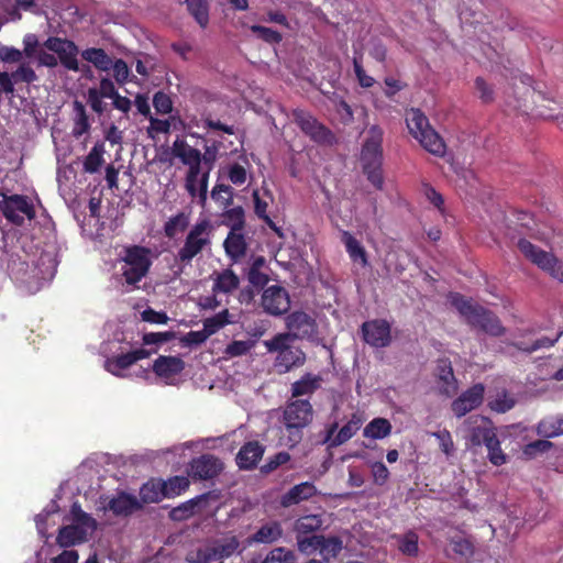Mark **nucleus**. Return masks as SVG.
I'll return each mask as SVG.
<instances>
[{"instance_id": "4be33fe9", "label": "nucleus", "mask_w": 563, "mask_h": 563, "mask_svg": "<svg viewBox=\"0 0 563 563\" xmlns=\"http://www.w3.org/2000/svg\"><path fill=\"white\" fill-rule=\"evenodd\" d=\"M210 493H205L191 498L169 511L173 521H185L201 510L202 505L209 500Z\"/></svg>"}, {"instance_id": "a19ab883", "label": "nucleus", "mask_w": 563, "mask_h": 563, "mask_svg": "<svg viewBox=\"0 0 563 563\" xmlns=\"http://www.w3.org/2000/svg\"><path fill=\"white\" fill-rule=\"evenodd\" d=\"M391 432V423L386 418H374L363 431L365 438L384 439Z\"/></svg>"}, {"instance_id": "5701e85b", "label": "nucleus", "mask_w": 563, "mask_h": 563, "mask_svg": "<svg viewBox=\"0 0 563 563\" xmlns=\"http://www.w3.org/2000/svg\"><path fill=\"white\" fill-rule=\"evenodd\" d=\"M106 508L111 510L115 516H130L141 509L142 505L135 496L122 492L111 498Z\"/></svg>"}, {"instance_id": "09e8293b", "label": "nucleus", "mask_w": 563, "mask_h": 563, "mask_svg": "<svg viewBox=\"0 0 563 563\" xmlns=\"http://www.w3.org/2000/svg\"><path fill=\"white\" fill-rule=\"evenodd\" d=\"M361 420L354 415L353 418L346 422L332 439L331 446H338L349 441L360 429Z\"/></svg>"}, {"instance_id": "f3484780", "label": "nucleus", "mask_w": 563, "mask_h": 563, "mask_svg": "<svg viewBox=\"0 0 563 563\" xmlns=\"http://www.w3.org/2000/svg\"><path fill=\"white\" fill-rule=\"evenodd\" d=\"M154 351L137 349L122 353L106 361V369L114 376H121L122 371L129 368L140 360L147 358Z\"/></svg>"}, {"instance_id": "1a4fd4ad", "label": "nucleus", "mask_w": 563, "mask_h": 563, "mask_svg": "<svg viewBox=\"0 0 563 563\" xmlns=\"http://www.w3.org/2000/svg\"><path fill=\"white\" fill-rule=\"evenodd\" d=\"M294 121L300 130L313 142L322 145H331L334 142V134L324 124L320 123L308 111L296 109L292 112Z\"/></svg>"}, {"instance_id": "20e7f679", "label": "nucleus", "mask_w": 563, "mask_h": 563, "mask_svg": "<svg viewBox=\"0 0 563 563\" xmlns=\"http://www.w3.org/2000/svg\"><path fill=\"white\" fill-rule=\"evenodd\" d=\"M289 333H277L271 340L264 341V345L269 353H276L274 366L278 373H288L295 367H300L306 362L305 352L291 344Z\"/></svg>"}, {"instance_id": "a18cd8bd", "label": "nucleus", "mask_w": 563, "mask_h": 563, "mask_svg": "<svg viewBox=\"0 0 563 563\" xmlns=\"http://www.w3.org/2000/svg\"><path fill=\"white\" fill-rule=\"evenodd\" d=\"M537 432L545 439L563 434V418H548L541 420L537 426Z\"/></svg>"}, {"instance_id": "13d9d810", "label": "nucleus", "mask_w": 563, "mask_h": 563, "mask_svg": "<svg viewBox=\"0 0 563 563\" xmlns=\"http://www.w3.org/2000/svg\"><path fill=\"white\" fill-rule=\"evenodd\" d=\"M113 78L120 86L125 85L129 81H133L134 76L131 78V71L125 60L118 58L112 62Z\"/></svg>"}, {"instance_id": "f257e3e1", "label": "nucleus", "mask_w": 563, "mask_h": 563, "mask_svg": "<svg viewBox=\"0 0 563 563\" xmlns=\"http://www.w3.org/2000/svg\"><path fill=\"white\" fill-rule=\"evenodd\" d=\"M451 303L470 327L495 338L506 333V328L501 324L498 316L492 310L478 303H473L472 300L466 299L459 292L451 295Z\"/></svg>"}, {"instance_id": "7c9ffc66", "label": "nucleus", "mask_w": 563, "mask_h": 563, "mask_svg": "<svg viewBox=\"0 0 563 563\" xmlns=\"http://www.w3.org/2000/svg\"><path fill=\"white\" fill-rule=\"evenodd\" d=\"M173 154L178 157L183 164L190 165L202 163L201 153L199 150L191 147L186 141L177 139L173 143Z\"/></svg>"}, {"instance_id": "39448f33", "label": "nucleus", "mask_w": 563, "mask_h": 563, "mask_svg": "<svg viewBox=\"0 0 563 563\" xmlns=\"http://www.w3.org/2000/svg\"><path fill=\"white\" fill-rule=\"evenodd\" d=\"M213 225L209 219L197 221L186 234L184 244L176 254V261L189 265L192 260L212 244Z\"/></svg>"}, {"instance_id": "4d7b16f0", "label": "nucleus", "mask_w": 563, "mask_h": 563, "mask_svg": "<svg viewBox=\"0 0 563 563\" xmlns=\"http://www.w3.org/2000/svg\"><path fill=\"white\" fill-rule=\"evenodd\" d=\"M263 563H296V555L289 549L275 548L267 554Z\"/></svg>"}, {"instance_id": "6e6552de", "label": "nucleus", "mask_w": 563, "mask_h": 563, "mask_svg": "<svg viewBox=\"0 0 563 563\" xmlns=\"http://www.w3.org/2000/svg\"><path fill=\"white\" fill-rule=\"evenodd\" d=\"M2 199L0 200V209L3 217L12 224L22 227L24 224V214L29 220H33L36 217L34 205L24 195H5L0 194Z\"/></svg>"}, {"instance_id": "864d4df0", "label": "nucleus", "mask_w": 563, "mask_h": 563, "mask_svg": "<svg viewBox=\"0 0 563 563\" xmlns=\"http://www.w3.org/2000/svg\"><path fill=\"white\" fill-rule=\"evenodd\" d=\"M296 538L299 551L308 555L319 551L320 542L323 540L322 534H306Z\"/></svg>"}, {"instance_id": "bf43d9fd", "label": "nucleus", "mask_w": 563, "mask_h": 563, "mask_svg": "<svg viewBox=\"0 0 563 563\" xmlns=\"http://www.w3.org/2000/svg\"><path fill=\"white\" fill-rule=\"evenodd\" d=\"M16 82L32 84L38 79L34 69L26 63H20L19 67L10 73Z\"/></svg>"}, {"instance_id": "9d476101", "label": "nucleus", "mask_w": 563, "mask_h": 563, "mask_svg": "<svg viewBox=\"0 0 563 563\" xmlns=\"http://www.w3.org/2000/svg\"><path fill=\"white\" fill-rule=\"evenodd\" d=\"M44 47L53 52L58 63L67 70L79 71L78 53L76 43L68 38L49 36L44 43Z\"/></svg>"}, {"instance_id": "5fc2aeb1", "label": "nucleus", "mask_w": 563, "mask_h": 563, "mask_svg": "<svg viewBox=\"0 0 563 563\" xmlns=\"http://www.w3.org/2000/svg\"><path fill=\"white\" fill-rule=\"evenodd\" d=\"M487 457L489 462L495 466H501L507 462V455L504 453L500 446V441L495 437L489 443H486Z\"/></svg>"}, {"instance_id": "0e129e2a", "label": "nucleus", "mask_w": 563, "mask_h": 563, "mask_svg": "<svg viewBox=\"0 0 563 563\" xmlns=\"http://www.w3.org/2000/svg\"><path fill=\"white\" fill-rule=\"evenodd\" d=\"M70 514H71L73 520L80 527L81 526L95 527V525H96L95 519L90 515L85 512L81 509V506L79 505V503H77V501L71 505Z\"/></svg>"}, {"instance_id": "2f4dec72", "label": "nucleus", "mask_w": 563, "mask_h": 563, "mask_svg": "<svg viewBox=\"0 0 563 563\" xmlns=\"http://www.w3.org/2000/svg\"><path fill=\"white\" fill-rule=\"evenodd\" d=\"M81 57L101 71H109L112 67L113 59L103 48H86L81 52Z\"/></svg>"}, {"instance_id": "49530a36", "label": "nucleus", "mask_w": 563, "mask_h": 563, "mask_svg": "<svg viewBox=\"0 0 563 563\" xmlns=\"http://www.w3.org/2000/svg\"><path fill=\"white\" fill-rule=\"evenodd\" d=\"M562 335H563V331H559L554 338L542 336L540 339H537L530 345H527V344L520 342V343H512V346H515L519 351L531 354L538 350L550 349V347L554 346L555 343L561 339Z\"/></svg>"}, {"instance_id": "f8f14e48", "label": "nucleus", "mask_w": 563, "mask_h": 563, "mask_svg": "<svg viewBox=\"0 0 563 563\" xmlns=\"http://www.w3.org/2000/svg\"><path fill=\"white\" fill-rule=\"evenodd\" d=\"M383 130L373 125L368 130V136L361 153L363 167H382L383 165Z\"/></svg>"}, {"instance_id": "412c9836", "label": "nucleus", "mask_w": 563, "mask_h": 563, "mask_svg": "<svg viewBox=\"0 0 563 563\" xmlns=\"http://www.w3.org/2000/svg\"><path fill=\"white\" fill-rule=\"evenodd\" d=\"M437 377L439 389L442 395L452 396L457 390V380L449 358H440L437 363Z\"/></svg>"}, {"instance_id": "052dcab7", "label": "nucleus", "mask_w": 563, "mask_h": 563, "mask_svg": "<svg viewBox=\"0 0 563 563\" xmlns=\"http://www.w3.org/2000/svg\"><path fill=\"white\" fill-rule=\"evenodd\" d=\"M290 454L282 451L268 459V461L261 467L262 473L268 474L277 470L279 466L290 461Z\"/></svg>"}, {"instance_id": "3c124183", "label": "nucleus", "mask_w": 563, "mask_h": 563, "mask_svg": "<svg viewBox=\"0 0 563 563\" xmlns=\"http://www.w3.org/2000/svg\"><path fill=\"white\" fill-rule=\"evenodd\" d=\"M211 198L224 210L233 202V188L229 185L217 184L211 190Z\"/></svg>"}, {"instance_id": "6e6d98bb", "label": "nucleus", "mask_w": 563, "mask_h": 563, "mask_svg": "<svg viewBox=\"0 0 563 563\" xmlns=\"http://www.w3.org/2000/svg\"><path fill=\"white\" fill-rule=\"evenodd\" d=\"M250 30L256 35L257 38L268 44H278L283 40V36L278 31L267 26L254 24L250 27Z\"/></svg>"}, {"instance_id": "e2e57ef3", "label": "nucleus", "mask_w": 563, "mask_h": 563, "mask_svg": "<svg viewBox=\"0 0 563 563\" xmlns=\"http://www.w3.org/2000/svg\"><path fill=\"white\" fill-rule=\"evenodd\" d=\"M153 106L157 113L159 114H168L173 110V101L170 97L163 92L157 91L153 97Z\"/></svg>"}, {"instance_id": "7ed1b4c3", "label": "nucleus", "mask_w": 563, "mask_h": 563, "mask_svg": "<svg viewBox=\"0 0 563 563\" xmlns=\"http://www.w3.org/2000/svg\"><path fill=\"white\" fill-rule=\"evenodd\" d=\"M406 124L409 133L429 153L442 157L445 154V143L439 133L430 125L429 119L418 108L406 112Z\"/></svg>"}, {"instance_id": "58836bf2", "label": "nucleus", "mask_w": 563, "mask_h": 563, "mask_svg": "<svg viewBox=\"0 0 563 563\" xmlns=\"http://www.w3.org/2000/svg\"><path fill=\"white\" fill-rule=\"evenodd\" d=\"M323 525V520L319 515H307L298 518L295 521V532L297 537L312 534L318 531Z\"/></svg>"}, {"instance_id": "ea45409f", "label": "nucleus", "mask_w": 563, "mask_h": 563, "mask_svg": "<svg viewBox=\"0 0 563 563\" xmlns=\"http://www.w3.org/2000/svg\"><path fill=\"white\" fill-rule=\"evenodd\" d=\"M104 144L102 142H97L90 150L89 154L85 157L84 170L89 174L99 172L100 167L104 163Z\"/></svg>"}, {"instance_id": "393cba45", "label": "nucleus", "mask_w": 563, "mask_h": 563, "mask_svg": "<svg viewBox=\"0 0 563 563\" xmlns=\"http://www.w3.org/2000/svg\"><path fill=\"white\" fill-rule=\"evenodd\" d=\"M316 494V486L310 482H303L292 486L286 494H284L280 498V505L283 507H290L311 498Z\"/></svg>"}, {"instance_id": "bb28decb", "label": "nucleus", "mask_w": 563, "mask_h": 563, "mask_svg": "<svg viewBox=\"0 0 563 563\" xmlns=\"http://www.w3.org/2000/svg\"><path fill=\"white\" fill-rule=\"evenodd\" d=\"M341 241L352 262L358 263L362 267L368 265V258L365 247L349 231H342Z\"/></svg>"}, {"instance_id": "338daca9", "label": "nucleus", "mask_w": 563, "mask_h": 563, "mask_svg": "<svg viewBox=\"0 0 563 563\" xmlns=\"http://www.w3.org/2000/svg\"><path fill=\"white\" fill-rule=\"evenodd\" d=\"M0 59L3 63L8 64H16L21 63L23 59L22 51L8 45L0 44Z\"/></svg>"}, {"instance_id": "774afa93", "label": "nucleus", "mask_w": 563, "mask_h": 563, "mask_svg": "<svg viewBox=\"0 0 563 563\" xmlns=\"http://www.w3.org/2000/svg\"><path fill=\"white\" fill-rule=\"evenodd\" d=\"M371 472L374 483L378 486L385 485L389 478V471L383 462H374L371 465Z\"/></svg>"}, {"instance_id": "e433bc0d", "label": "nucleus", "mask_w": 563, "mask_h": 563, "mask_svg": "<svg viewBox=\"0 0 563 563\" xmlns=\"http://www.w3.org/2000/svg\"><path fill=\"white\" fill-rule=\"evenodd\" d=\"M211 541L191 548L187 551L185 560L188 563H212L216 562L212 552Z\"/></svg>"}, {"instance_id": "8fccbe9b", "label": "nucleus", "mask_w": 563, "mask_h": 563, "mask_svg": "<svg viewBox=\"0 0 563 563\" xmlns=\"http://www.w3.org/2000/svg\"><path fill=\"white\" fill-rule=\"evenodd\" d=\"M230 313L228 309L203 320V330L209 333V336L217 333L220 329L231 323Z\"/></svg>"}, {"instance_id": "473e14b6", "label": "nucleus", "mask_w": 563, "mask_h": 563, "mask_svg": "<svg viewBox=\"0 0 563 563\" xmlns=\"http://www.w3.org/2000/svg\"><path fill=\"white\" fill-rule=\"evenodd\" d=\"M321 377L310 373L305 374L299 380L291 385V396L300 397L311 395L320 388Z\"/></svg>"}, {"instance_id": "4468645a", "label": "nucleus", "mask_w": 563, "mask_h": 563, "mask_svg": "<svg viewBox=\"0 0 563 563\" xmlns=\"http://www.w3.org/2000/svg\"><path fill=\"white\" fill-rule=\"evenodd\" d=\"M361 331L363 340L374 347H385L391 342L390 324L384 319L365 321Z\"/></svg>"}, {"instance_id": "c9c22d12", "label": "nucleus", "mask_w": 563, "mask_h": 563, "mask_svg": "<svg viewBox=\"0 0 563 563\" xmlns=\"http://www.w3.org/2000/svg\"><path fill=\"white\" fill-rule=\"evenodd\" d=\"M222 224L230 228V231H243L245 228V212L243 207L227 208L223 210Z\"/></svg>"}, {"instance_id": "69168bd1", "label": "nucleus", "mask_w": 563, "mask_h": 563, "mask_svg": "<svg viewBox=\"0 0 563 563\" xmlns=\"http://www.w3.org/2000/svg\"><path fill=\"white\" fill-rule=\"evenodd\" d=\"M104 97L97 92L96 87H91L87 90V101L91 110L97 114H102L106 111L107 104L102 101Z\"/></svg>"}, {"instance_id": "f03ea898", "label": "nucleus", "mask_w": 563, "mask_h": 563, "mask_svg": "<svg viewBox=\"0 0 563 563\" xmlns=\"http://www.w3.org/2000/svg\"><path fill=\"white\" fill-rule=\"evenodd\" d=\"M313 409L309 400L289 401L283 412L280 442L289 449L297 446L303 438V430L312 422Z\"/></svg>"}, {"instance_id": "b1692460", "label": "nucleus", "mask_w": 563, "mask_h": 563, "mask_svg": "<svg viewBox=\"0 0 563 563\" xmlns=\"http://www.w3.org/2000/svg\"><path fill=\"white\" fill-rule=\"evenodd\" d=\"M223 249L229 258L234 262L246 255L247 242L243 231H230L223 241Z\"/></svg>"}, {"instance_id": "aec40b11", "label": "nucleus", "mask_w": 563, "mask_h": 563, "mask_svg": "<svg viewBox=\"0 0 563 563\" xmlns=\"http://www.w3.org/2000/svg\"><path fill=\"white\" fill-rule=\"evenodd\" d=\"M185 369V362L179 356L159 355L152 365L154 374L165 380L179 375Z\"/></svg>"}, {"instance_id": "c756f323", "label": "nucleus", "mask_w": 563, "mask_h": 563, "mask_svg": "<svg viewBox=\"0 0 563 563\" xmlns=\"http://www.w3.org/2000/svg\"><path fill=\"white\" fill-rule=\"evenodd\" d=\"M283 536V527L278 521H269L263 525L250 540L255 543L271 544Z\"/></svg>"}, {"instance_id": "423d86ee", "label": "nucleus", "mask_w": 563, "mask_h": 563, "mask_svg": "<svg viewBox=\"0 0 563 563\" xmlns=\"http://www.w3.org/2000/svg\"><path fill=\"white\" fill-rule=\"evenodd\" d=\"M517 246L527 260L548 273L552 278L563 283V261L554 254L536 246L527 239H520Z\"/></svg>"}, {"instance_id": "0eeeda50", "label": "nucleus", "mask_w": 563, "mask_h": 563, "mask_svg": "<svg viewBox=\"0 0 563 563\" xmlns=\"http://www.w3.org/2000/svg\"><path fill=\"white\" fill-rule=\"evenodd\" d=\"M151 250L141 245H131L124 249L122 257L125 266L123 277L129 285L137 284L150 271L152 265Z\"/></svg>"}, {"instance_id": "37998d69", "label": "nucleus", "mask_w": 563, "mask_h": 563, "mask_svg": "<svg viewBox=\"0 0 563 563\" xmlns=\"http://www.w3.org/2000/svg\"><path fill=\"white\" fill-rule=\"evenodd\" d=\"M398 550L408 556H417L419 552V537L413 530H409L396 537Z\"/></svg>"}, {"instance_id": "a211bd4d", "label": "nucleus", "mask_w": 563, "mask_h": 563, "mask_svg": "<svg viewBox=\"0 0 563 563\" xmlns=\"http://www.w3.org/2000/svg\"><path fill=\"white\" fill-rule=\"evenodd\" d=\"M287 329L291 340L310 338L314 332V320L303 311H294L287 317Z\"/></svg>"}, {"instance_id": "9b49d317", "label": "nucleus", "mask_w": 563, "mask_h": 563, "mask_svg": "<svg viewBox=\"0 0 563 563\" xmlns=\"http://www.w3.org/2000/svg\"><path fill=\"white\" fill-rule=\"evenodd\" d=\"M261 306L267 314L283 316L290 309L289 294L283 286H268L262 294Z\"/></svg>"}, {"instance_id": "f704fd0d", "label": "nucleus", "mask_w": 563, "mask_h": 563, "mask_svg": "<svg viewBox=\"0 0 563 563\" xmlns=\"http://www.w3.org/2000/svg\"><path fill=\"white\" fill-rule=\"evenodd\" d=\"M74 111L75 119L71 134L74 137L79 139L80 136L90 131L91 125L86 108L80 101H74Z\"/></svg>"}, {"instance_id": "680f3d73", "label": "nucleus", "mask_w": 563, "mask_h": 563, "mask_svg": "<svg viewBox=\"0 0 563 563\" xmlns=\"http://www.w3.org/2000/svg\"><path fill=\"white\" fill-rule=\"evenodd\" d=\"M433 437L439 441V448L446 456L454 452V442L449 430H439L433 433Z\"/></svg>"}, {"instance_id": "2eb2a0df", "label": "nucleus", "mask_w": 563, "mask_h": 563, "mask_svg": "<svg viewBox=\"0 0 563 563\" xmlns=\"http://www.w3.org/2000/svg\"><path fill=\"white\" fill-rule=\"evenodd\" d=\"M470 428L468 441L473 446L486 445L496 434V429L489 418L472 416L466 420Z\"/></svg>"}, {"instance_id": "79ce46f5", "label": "nucleus", "mask_w": 563, "mask_h": 563, "mask_svg": "<svg viewBox=\"0 0 563 563\" xmlns=\"http://www.w3.org/2000/svg\"><path fill=\"white\" fill-rule=\"evenodd\" d=\"M188 227L189 216L178 212L165 222L163 230L166 238L174 239L178 233L186 231Z\"/></svg>"}, {"instance_id": "de8ad7c7", "label": "nucleus", "mask_w": 563, "mask_h": 563, "mask_svg": "<svg viewBox=\"0 0 563 563\" xmlns=\"http://www.w3.org/2000/svg\"><path fill=\"white\" fill-rule=\"evenodd\" d=\"M343 549V542L339 537H324L320 542L319 552L324 560L336 558Z\"/></svg>"}, {"instance_id": "ddd939ff", "label": "nucleus", "mask_w": 563, "mask_h": 563, "mask_svg": "<svg viewBox=\"0 0 563 563\" xmlns=\"http://www.w3.org/2000/svg\"><path fill=\"white\" fill-rule=\"evenodd\" d=\"M485 386L482 383L474 384L464 390L451 404L455 417L462 418L472 410L478 408L484 401Z\"/></svg>"}, {"instance_id": "c85d7f7f", "label": "nucleus", "mask_w": 563, "mask_h": 563, "mask_svg": "<svg viewBox=\"0 0 563 563\" xmlns=\"http://www.w3.org/2000/svg\"><path fill=\"white\" fill-rule=\"evenodd\" d=\"M211 544L216 562L232 556L240 549V541L235 536L211 540Z\"/></svg>"}, {"instance_id": "6ab92c4d", "label": "nucleus", "mask_w": 563, "mask_h": 563, "mask_svg": "<svg viewBox=\"0 0 563 563\" xmlns=\"http://www.w3.org/2000/svg\"><path fill=\"white\" fill-rule=\"evenodd\" d=\"M264 452L265 446L261 442L256 440L245 442L235 456L236 465L240 470H254L262 460Z\"/></svg>"}, {"instance_id": "c03bdc74", "label": "nucleus", "mask_w": 563, "mask_h": 563, "mask_svg": "<svg viewBox=\"0 0 563 563\" xmlns=\"http://www.w3.org/2000/svg\"><path fill=\"white\" fill-rule=\"evenodd\" d=\"M162 483L164 495L166 498L179 496L180 494L186 492L190 486V482L186 476H173L169 477L167 481L162 479Z\"/></svg>"}, {"instance_id": "dca6fc26", "label": "nucleus", "mask_w": 563, "mask_h": 563, "mask_svg": "<svg viewBox=\"0 0 563 563\" xmlns=\"http://www.w3.org/2000/svg\"><path fill=\"white\" fill-rule=\"evenodd\" d=\"M223 470V463L212 454H203L190 463V475L195 479H212Z\"/></svg>"}, {"instance_id": "a878e982", "label": "nucleus", "mask_w": 563, "mask_h": 563, "mask_svg": "<svg viewBox=\"0 0 563 563\" xmlns=\"http://www.w3.org/2000/svg\"><path fill=\"white\" fill-rule=\"evenodd\" d=\"M86 539L87 532L82 527L68 525L59 528L56 542L60 548H69L85 542Z\"/></svg>"}, {"instance_id": "603ef678", "label": "nucleus", "mask_w": 563, "mask_h": 563, "mask_svg": "<svg viewBox=\"0 0 563 563\" xmlns=\"http://www.w3.org/2000/svg\"><path fill=\"white\" fill-rule=\"evenodd\" d=\"M516 405V399L510 396L506 390H503L497 397L488 401V407L492 411L505 413L512 409Z\"/></svg>"}, {"instance_id": "4c0bfd02", "label": "nucleus", "mask_w": 563, "mask_h": 563, "mask_svg": "<svg viewBox=\"0 0 563 563\" xmlns=\"http://www.w3.org/2000/svg\"><path fill=\"white\" fill-rule=\"evenodd\" d=\"M188 12L194 16L196 22L206 29L209 24V4L207 0H184Z\"/></svg>"}, {"instance_id": "72a5a7b5", "label": "nucleus", "mask_w": 563, "mask_h": 563, "mask_svg": "<svg viewBox=\"0 0 563 563\" xmlns=\"http://www.w3.org/2000/svg\"><path fill=\"white\" fill-rule=\"evenodd\" d=\"M140 497L144 504L159 503L163 498H166L162 479L151 478L144 483L140 489Z\"/></svg>"}, {"instance_id": "cd10ccee", "label": "nucleus", "mask_w": 563, "mask_h": 563, "mask_svg": "<svg viewBox=\"0 0 563 563\" xmlns=\"http://www.w3.org/2000/svg\"><path fill=\"white\" fill-rule=\"evenodd\" d=\"M240 286L239 276L230 268L216 274L212 285V292L231 294Z\"/></svg>"}]
</instances>
